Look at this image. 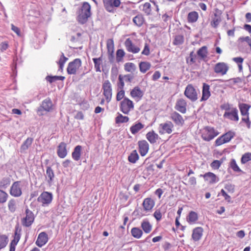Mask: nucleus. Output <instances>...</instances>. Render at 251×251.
Segmentation results:
<instances>
[{
  "label": "nucleus",
  "mask_w": 251,
  "mask_h": 251,
  "mask_svg": "<svg viewBox=\"0 0 251 251\" xmlns=\"http://www.w3.org/2000/svg\"><path fill=\"white\" fill-rule=\"evenodd\" d=\"M53 104L50 98H48L44 100L38 107L37 112L39 116L44 115L43 111L50 112L52 110Z\"/></svg>",
  "instance_id": "nucleus-9"
},
{
  "label": "nucleus",
  "mask_w": 251,
  "mask_h": 251,
  "mask_svg": "<svg viewBox=\"0 0 251 251\" xmlns=\"http://www.w3.org/2000/svg\"><path fill=\"white\" fill-rule=\"evenodd\" d=\"M200 177H202L204 181L209 184H215L219 181V177L215 174L210 172L201 175Z\"/></svg>",
  "instance_id": "nucleus-16"
},
{
  "label": "nucleus",
  "mask_w": 251,
  "mask_h": 251,
  "mask_svg": "<svg viewBox=\"0 0 251 251\" xmlns=\"http://www.w3.org/2000/svg\"><path fill=\"white\" fill-rule=\"evenodd\" d=\"M156 8L157 9V6L155 5V3H153V6H152L151 4L149 2H146L143 5V11L147 15H151L152 14V10Z\"/></svg>",
  "instance_id": "nucleus-32"
},
{
  "label": "nucleus",
  "mask_w": 251,
  "mask_h": 251,
  "mask_svg": "<svg viewBox=\"0 0 251 251\" xmlns=\"http://www.w3.org/2000/svg\"><path fill=\"white\" fill-rule=\"evenodd\" d=\"M221 108L225 110L223 115L224 118L234 122L239 121L238 110L236 107H232L227 103L221 105Z\"/></svg>",
  "instance_id": "nucleus-1"
},
{
  "label": "nucleus",
  "mask_w": 251,
  "mask_h": 251,
  "mask_svg": "<svg viewBox=\"0 0 251 251\" xmlns=\"http://www.w3.org/2000/svg\"><path fill=\"white\" fill-rule=\"evenodd\" d=\"M144 127V125L141 123L139 122L130 127V131L132 134H135L141 129Z\"/></svg>",
  "instance_id": "nucleus-38"
},
{
  "label": "nucleus",
  "mask_w": 251,
  "mask_h": 251,
  "mask_svg": "<svg viewBox=\"0 0 251 251\" xmlns=\"http://www.w3.org/2000/svg\"><path fill=\"white\" fill-rule=\"evenodd\" d=\"M230 167L234 172H241V170L240 169L239 166L236 163V162L234 159H232L230 162Z\"/></svg>",
  "instance_id": "nucleus-54"
},
{
  "label": "nucleus",
  "mask_w": 251,
  "mask_h": 251,
  "mask_svg": "<svg viewBox=\"0 0 251 251\" xmlns=\"http://www.w3.org/2000/svg\"><path fill=\"white\" fill-rule=\"evenodd\" d=\"M35 216L32 211L26 208L25 211V216L21 219V223L24 226L29 227L33 223Z\"/></svg>",
  "instance_id": "nucleus-10"
},
{
  "label": "nucleus",
  "mask_w": 251,
  "mask_h": 251,
  "mask_svg": "<svg viewBox=\"0 0 251 251\" xmlns=\"http://www.w3.org/2000/svg\"><path fill=\"white\" fill-rule=\"evenodd\" d=\"M219 134L218 131L214 127L206 126L204 127L201 131V137L203 140L209 142Z\"/></svg>",
  "instance_id": "nucleus-3"
},
{
  "label": "nucleus",
  "mask_w": 251,
  "mask_h": 251,
  "mask_svg": "<svg viewBox=\"0 0 251 251\" xmlns=\"http://www.w3.org/2000/svg\"><path fill=\"white\" fill-rule=\"evenodd\" d=\"M141 226L146 233H149L152 229V226L147 220H144L141 223Z\"/></svg>",
  "instance_id": "nucleus-36"
},
{
  "label": "nucleus",
  "mask_w": 251,
  "mask_h": 251,
  "mask_svg": "<svg viewBox=\"0 0 251 251\" xmlns=\"http://www.w3.org/2000/svg\"><path fill=\"white\" fill-rule=\"evenodd\" d=\"M125 52L123 49H118L116 53V61L118 63L122 62L123 58L125 56Z\"/></svg>",
  "instance_id": "nucleus-50"
},
{
  "label": "nucleus",
  "mask_w": 251,
  "mask_h": 251,
  "mask_svg": "<svg viewBox=\"0 0 251 251\" xmlns=\"http://www.w3.org/2000/svg\"><path fill=\"white\" fill-rule=\"evenodd\" d=\"M53 196L51 193L44 191L37 198V201L40 203L42 206H47L52 202Z\"/></svg>",
  "instance_id": "nucleus-8"
},
{
  "label": "nucleus",
  "mask_w": 251,
  "mask_h": 251,
  "mask_svg": "<svg viewBox=\"0 0 251 251\" xmlns=\"http://www.w3.org/2000/svg\"><path fill=\"white\" fill-rule=\"evenodd\" d=\"M210 86L207 83H203L202 85V97L201 101L206 100L210 97Z\"/></svg>",
  "instance_id": "nucleus-30"
},
{
  "label": "nucleus",
  "mask_w": 251,
  "mask_h": 251,
  "mask_svg": "<svg viewBox=\"0 0 251 251\" xmlns=\"http://www.w3.org/2000/svg\"><path fill=\"white\" fill-rule=\"evenodd\" d=\"M196 55L195 54L194 52L191 51L189 54V57L186 58V62L187 64L192 65L196 62L195 59Z\"/></svg>",
  "instance_id": "nucleus-57"
},
{
  "label": "nucleus",
  "mask_w": 251,
  "mask_h": 251,
  "mask_svg": "<svg viewBox=\"0 0 251 251\" xmlns=\"http://www.w3.org/2000/svg\"><path fill=\"white\" fill-rule=\"evenodd\" d=\"M235 136V133L232 131H228L219 137L215 141V146H220L223 144L229 142Z\"/></svg>",
  "instance_id": "nucleus-5"
},
{
  "label": "nucleus",
  "mask_w": 251,
  "mask_h": 251,
  "mask_svg": "<svg viewBox=\"0 0 251 251\" xmlns=\"http://www.w3.org/2000/svg\"><path fill=\"white\" fill-rule=\"evenodd\" d=\"M68 58L65 56L63 53L62 54L58 62V64L59 66V69L62 71L63 70L64 66L66 61L68 60Z\"/></svg>",
  "instance_id": "nucleus-53"
},
{
  "label": "nucleus",
  "mask_w": 251,
  "mask_h": 251,
  "mask_svg": "<svg viewBox=\"0 0 251 251\" xmlns=\"http://www.w3.org/2000/svg\"><path fill=\"white\" fill-rule=\"evenodd\" d=\"M130 96L136 101H140L144 96V92L139 86H135L131 90Z\"/></svg>",
  "instance_id": "nucleus-17"
},
{
  "label": "nucleus",
  "mask_w": 251,
  "mask_h": 251,
  "mask_svg": "<svg viewBox=\"0 0 251 251\" xmlns=\"http://www.w3.org/2000/svg\"><path fill=\"white\" fill-rule=\"evenodd\" d=\"M106 48L108 53L112 55L114 51V43L113 39H109L107 40Z\"/></svg>",
  "instance_id": "nucleus-40"
},
{
  "label": "nucleus",
  "mask_w": 251,
  "mask_h": 251,
  "mask_svg": "<svg viewBox=\"0 0 251 251\" xmlns=\"http://www.w3.org/2000/svg\"><path fill=\"white\" fill-rule=\"evenodd\" d=\"M221 15L222 12L218 9H216L214 14V17L211 22V25L212 27L216 28L218 26L222 21Z\"/></svg>",
  "instance_id": "nucleus-25"
},
{
  "label": "nucleus",
  "mask_w": 251,
  "mask_h": 251,
  "mask_svg": "<svg viewBox=\"0 0 251 251\" xmlns=\"http://www.w3.org/2000/svg\"><path fill=\"white\" fill-rule=\"evenodd\" d=\"M8 242V236L5 234H0V250L4 248Z\"/></svg>",
  "instance_id": "nucleus-48"
},
{
  "label": "nucleus",
  "mask_w": 251,
  "mask_h": 251,
  "mask_svg": "<svg viewBox=\"0 0 251 251\" xmlns=\"http://www.w3.org/2000/svg\"><path fill=\"white\" fill-rule=\"evenodd\" d=\"M102 94L107 103L109 102L112 97V87L109 80H105L102 84Z\"/></svg>",
  "instance_id": "nucleus-6"
},
{
  "label": "nucleus",
  "mask_w": 251,
  "mask_h": 251,
  "mask_svg": "<svg viewBox=\"0 0 251 251\" xmlns=\"http://www.w3.org/2000/svg\"><path fill=\"white\" fill-rule=\"evenodd\" d=\"M203 229L201 227L195 228L192 232V238L194 241H199L203 234Z\"/></svg>",
  "instance_id": "nucleus-28"
},
{
  "label": "nucleus",
  "mask_w": 251,
  "mask_h": 251,
  "mask_svg": "<svg viewBox=\"0 0 251 251\" xmlns=\"http://www.w3.org/2000/svg\"><path fill=\"white\" fill-rule=\"evenodd\" d=\"M134 108V104L129 98H125L120 103V110L124 114L128 115Z\"/></svg>",
  "instance_id": "nucleus-4"
},
{
  "label": "nucleus",
  "mask_w": 251,
  "mask_h": 251,
  "mask_svg": "<svg viewBox=\"0 0 251 251\" xmlns=\"http://www.w3.org/2000/svg\"><path fill=\"white\" fill-rule=\"evenodd\" d=\"M184 94L192 101H195L198 99L197 92L192 84H188L186 86Z\"/></svg>",
  "instance_id": "nucleus-14"
},
{
  "label": "nucleus",
  "mask_w": 251,
  "mask_h": 251,
  "mask_svg": "<svg viewBox=\"0 0 251 251\" xmlns=\"http://www.w3.org/2000/svg\"><path fill=\"white\" fill-rule=\"evenodd\" d=\"M8 197V194L0 189V203H5L7 201Z\"/></svg>",
  "instance_id": "nucleus-59"
},
{
  "label": "nucleus",
  "mask_w": 251,
  "mask_h": 251,
  "mask_svg": "<svg viewBox=\"0 0 251 251\" xmlns=\"http://www.w3.org/2000/svg\"><path fill=\"white\" fill-rule=\"evenodd\" d=\"M186 182H183L185 185L195 186L197 184V179L194 176H191L189 178L185 176L183 177Z\"/></svg>",
  "instance_id": "nucleus-46"
},
{
  "label": "nucleus",
  "mask_w": 251,
  "mask_h": 251,
  "mask_svg": "<svg viewBox=\"0 0 251 251\" xmlns=\"http://www.w3.org/2000/svg\"><path fill=\"white\" fill-rule=\"evenodd\" d=\"M251 160V152H246L244 153L241 159V162L244 164L249 161Z\"/></svg>",
  "instance_id": "nucleus-55"
},
{
  "label": "nucleus",
  "mask_w": 251,
  "mask_h": 251,
  "mask_svg": "<svg viewBox=\"0 0 251 251\" xmlns=\"http://www.w3.org/2000/svg\"><path fill=\"white\" fill-rule=\"evenodd\" d=\"M229 66L225 62H218L216 63L213 67L214 72L221 75H224L226 74L229 70Z\"/></svg>",
  "instance_id": "nucleus-13"
},
{
  "label": "nucleus",
  "mask_w": 251,
  "mask_h": 251,
  "mask_svg": "<svg viewBox=\"0 0 251 251\" xmlns=\"http://www.w3.org/2000/svg\"><path fill=\"white\" fill-rule=\"evenodd\" d=\"M21 238V229L16 227L15 230L13 239L12 240L10 244L9 251H15L16 246L19 242Z\"/></svg>",
  "instance_id": "nucleus-19"
},
{
  "label": "nucleus",
  "mask_w": 251,
  "mask_h": 251,
  "mask_svg": "<svg viewBox=\"0 0 251 251\" xmlns=\"http://www.w3.org/2000/svg\"><path fill=\"white\" fill-rule=\"evenodd\" d=\"M125 82L124 80V77L121 75H119L118 82H117V89H124Z\"/></svg>",
  "instance_id": "nucleus-61"
},
{
  "label": "nucleus",
  "mask_w": 251,
  "mask_h": 251,
  "mask_svg": "<svg viewBox=\"0 0 251 251\" xmlns=\"http://www.w3.org/2000/svg\"><path fill=\"white\" fill-rule=\"evenodd\" d=\"M238 107L241 115H247V114H250L249 110L251 107V105L245 103H240L238 104Z\"/></svg>",
  "instance_id": "nucleus-34"
},
{
  "label": "nucleus",
  "mask_w": 251,
  "mask_h": 251,
  "mask_svg": "<svg viewBox=\"0 0 251 251\" xmlns=\"http://www.w3.org/2000/svg\"><path fill=\"white\" fill-rule=\"evenodd\" d=\"M93 61L94 63V67L96 71L97 72H101L100 65L102 61V57L101 56L99 58H93Z\"/></svg>",
  "instance_id": "nucleus-43"
},
{
  "label": "nucleus",
  "mask_w": 251,
  "mask_h": 251,
  "mask_svg": "<svg viewBox=\"0 0 251 251\" xmlns=\"http://www.w3.org/2000/svg\"><path fill=\"white\" fill-rule=\"evenodd\" d=\"M82 147L80 145L76 146L72 153L73 159L75 161L80 160L81 155Z\"/></svg>",
  "instance_id": "nucleus-31"
},
{
  "label": "nucleus",
  "mask_w": 251,
  "mask_h": 251,
  "mask_svg": "<svg viewBox=\"0 0 251 251\" xmlns=\"http://www.w3.org/2000/svg\"><path fill=\"white\" fill-rule=\"evenodd\" d=\"M49 238L45 232H42L38 236L35 244L39 247H42L48 241Z\"/></svg>",
  "instance_id": "nucleus-23"
},
{
  "label": "nucleus",
  "mask_w": 251,
  "mask_h": 251,
  "mask_svg": "<svg viewBox=\"0 0 251 251\" xmlns=\"http://www.w3.org/2000/svg\"><path fill=\"white\" fill-rule=\"evenodd\" d=\"M117 92L116 94V100L117 101H120L123 100L125 97V91L124 89H118L117 90Z\"/></svg>",
  "instance_id": "nucleus-58"
},
{
  "label": "nucleus",
  "mask_w": 251,
  "mask_h": 251,
  "mask_svg": "<svg viewBox=\"0 0 251 251\" xmlns=\"http://www.w3.org/2000/svg\"><path fill=\"white\" fill-rule=\"evenodd\" d=\"M133 22L136 25L138 26H142L144 22V19L142 15L138 14V15L136 16L133 19Z\"/></svg>",
  "instance_id": "nucleus-45"
},
{
  "label": "nucleus",
  "mask_w": 251,
  "mask_h": 251,
  "mask_svg": "<svg viewBox=\"0 0 251 251\" xmlns=\"http://www.w3.org/2000/svg\"><path fill=\"white\" fill-rule=\"evenodd\" d=\"M33 139L32 138H27L21 145V151H24L27 150L28 148L31 145Z\"/></svg>",
  "instance_id": "nucleus-44"
},
{
  "label": "nucleus",
  "mask_w": 251,
  "mask_h": 251,
  "mask_svg": "<svg viewBox=\"0 0 251 251\" xmlns=\"http://www.w3.org/2000/svg\"><path fill=\"white\" fill-rule=\"evenodd\" d=\"M174 127V124L171 121H167L159 125L158 132L160 135L172 133Z\"/></svg>",
  "instance_id": "nucleus-12"
},
{
  "label": "nucleus",
  "mask_w": 251,
  "mask_h": 251,
  "mask_svg": "<svg viewBox=\"0 0 251 251\" xmlns=\"http://www.w3.org/2000/svg\"><path fill=\"white\" fill-rule=\"evenodd\" d=\"M186 219L189 224H194L198 220V214L194 211H191L189 212Z\"/></svg>",
  "instance_id": "nucleus-35"
},
{
  "label": "nucleus",
  "mask_w": 251,
  "mask_h": 251,
  "mask_svg": "<svg viewBox=\"0 0 251 251\" xmlns=\"http://www.w3.org/2000/svg\"><path fill=\"white\" fill-rule=\"evenodd\" d=\"M151 63L148 61H141L139 64L140 71L143 74L146 73L151 68Z\"/></svg>",
  "instance_id": "nucleus-33"
},
{
  "label": "nucleus",
  "mask_w": 251,
  "mask_h": 251,
  "mask_svg": "<svg viewBox=\"0 0 251 251\" xmlns=\"http://www.w3.org/2000/svg\"><path fill=\"white\" fill-rule=\"evenodd\" d=\"M129 119L127 116H123L121 114H119L115 118V123L117 124L127 123L129 121Z\"/></svg>",
  "instance_id": "nucleus-47"
},
{
  "label": "nucleus",
  "mask_w": 251,
  "mask_h": 251,
  "mask_svg": "<svg viewBox=\"0 0 251 251\" xmlns=\"http://www.w3.org/2000/svg\"><path fill=\"white\" fill-rule=\"evenodd\" d=\"M233 60L237 64L239 70H242L243 68L242 63L243 62L244 59L241 57H238L233 58Z\"/></svg>",
  "instance_id": "nucleus-62"
},
{
  "label": "nucleus",
  "mask_w": 251,
  "mask_h": 251,
  "mask_svg": "<svg viewBox=\"0 0 251 251\" xmlns=\"http://www.w3.org/2000/svg\"><path fill=\"white\" fill-rule=\"evenodd\" d=\"M102 1L106 10L111 13H114L115 8L119 7L121 4L120 0H102Z\"/></svg>",
  "instance_id": "nucleus-11"
},
{
  "label": "nucleus",
  "mask_w": 251,
  "mask_h": 251,
  "mask_svg": "<svg viewBox=\"0 0 251 251\" xmlns=\"http://www.w3.org/2000/svg\"><path fill=\"white\" fill-rule=\"evenodd\" d=\"M199 18L198 13L196 11H192L188 13L187 21L188 23H194L198 21Z\"/></svg>",
  "instance_id": "nucleus-37"
},
{
  "label": "nucleus",
  "mask_w": 251,
  "mask_h": 251,
  "mask_svg": "<svg viewBox=\"0 0 251 251\" xmlns=\"http://www.w3.org/2000/svg\"><path fill=\"white\" fill-rule=\"evenodd\" d=\"M139 156L136 150H133L128 157V160L132 163H135L139 159Z\"/></svg>",
  "instance_id": "nucleus-41"
},
{
  "label": "nucleus",
  "mask_w": 251,
  "mask_h": 251,
  "mask_svg": "<svg viewBox=\"0 0 251 251\" xmlns=\"http://www.w3.org/2000/svg\"><path fill=\"white\" fill-rule=\"evenodd\" d=\"M131 234L133 237L140 239L142 236L143 232L139 227H134L131 228Z\"/></svg>",
  "instance_id": "nucleus-39"
},
{
  "label": "nucleus",
  "mask_w": 251,
  "mask_h": 251,
  "mask_svg": "<svg viewBox=\"0 0 251 251\" xmlns=\"http://www.w3.org/2000/svg\"><path fill=\"white\" fill-rule=\"evenodd\" d=\"M65 77L63 76H50L48 75L46 77V80L51 83L53 82L56 81L58 80H64L65 79Z\"/></svg>",
  "instance_id": "nucleus-52"
},
{
  "label": "nucleus",
  "mask_w": 251,
  "mask_h": 251,
  "mask_svg": "<svg viewBox=\"0 0 251 251\" xmlns=\"http://www.w3.org/2000/svg\"><path fill=\"white\" fill-rule=\"evenodd\" d=\"M222 163L223 161H222L218 160H214L210 164V167L212 168L213 170H218L221 166Z\"/></svg>",
  "instance_id": "nucleus-60"
},
{
  "label": "nucleus",
  "mask_w": 251,
  "mask_h": 251,
  "mask_svg": "<svg viewBox=\"0 0 251 251\" xmlns=\"http://www.w3.org/2000/svg\"><path fill=\"white\" fill-rule=\"evenodd\" d=\"M147 139L151 144H155L160 139L159 135L154 130L148 132L146 135Z\"/></svg>",
  "instance_id": "nucleus-29"
},
{
  "label": "nucleus",
  "mask_w": 251,
  "mask_h": 251,
  "mask_svg": "<svg viewBox=\"0 0 251 251\" xmlns=\"http://www.w3.org/2000/svg\"><path fill=\"white\" fill-rule=\"evenodd\" d=\"M138 150L142 156H145L149 150V144L145 140L139 141L138 142Z\"/></svg>",
  "instance_id": "nucleus-21"
},
{
  "label": "nucleus",
  "mask_w": 251,
  "mask_h": 251,
  "mask_svg": "<svg viewBox=\"0 0 251 251\" xmlns=\"http://www.w3.org/2000/svg\"><path fill=\"white\" fill-rule=\"evenodd\" d=\"M57 153L61 158H65L68 153L67 150V144L64 142H61L57 148Z\"/></svg>",
  "instance_id": "nucleus-26"
},
{
  "label": "nucleus",
  "mask_w": 251,
  "mask_h": 251,
  "mask_svg": "<svg viewBox=\"0 0 251 251\" xmlns=\"http://www.w3.org/2000/svg\"><path fill=\"white\" fill-rule=\"evenodd\" d=\"M124 69L127 72H133L136 69V65L132 62H127L124 65Z\"/></svg>",
  "instance_id": "nucleus-49"
},
{
  "label": "nucleus",
  "mask_w": 251,
  "mask_h": 251,
  "mask_svg": "<svg viewBox=\"0 0 251 251\" xmlns=\"http://www.w3.org/2000/svg\"><path fill=\"white\" fill-rule=\"evenodd\" d=\"M91 6L87 2H84L79 12L77 20L81 24L86 23L88 19L91 16Z\"/></svg>",
  "instance_id": "nucleus-2"
},
{
  "label": "nucleus",
  "mask_w": 251,
  "mask_h": 251,
  "mask_svg": "<svg viewBox=\"0 0 251 251\" xmlns=\"http://www.w3.org/2000/svg\"><path fill=\"white\" fill-rule=\"evenodd\" d=\"M187 104L186 101L183 99H178L176 103L175 108L182 114H184L187 111Z\"/></svg>",
  "instance_id": "nucleus-20"
},
{
  "label": "nucleus",
  "mask_w": 251,
  "mask_h": 251,
  "mask_svg": "<svg viewBox=\"0 0 251 251\" xmlns=\"http://www.w3.org/2000/svg\"><path fill=\"white\" fill-rule=\"evenodd\" d=\"M171 119L176 125L182 126L184 123L182 116L176 112H174L171 114Z\"/></svg>",
  "instance_id": "nucleus-27"
},
{
  "label": "nucleus",
  "mask_w": 251,
  "mask_h": 251,
  "mask_svg": "<svg viewBox=\"0 0 251 251\" xmlns=\"http://www.w3.org/2000/svg\"><path fill=\"white\" fill-rule=\"evenodd\" d=\"M55 178V174L52 169L48 166L47 167L45 178L48 184L50 186L52 184Z\"/></svg>",
  "instance_id": "nucleus-24"
},
{
  "label": "nucleus",
  "mask_w": 251,
  "mask_h": 251,
  "mask_svg": "<svg viewBox=\"0 0 251 251\" xmlns=\"http://www.w3.org/2000/svg\"><path fill=\"white\" fill-rule=\"evenodd\" d=\"M184 42V37L181 35H178L175 36L173 41V44L175 45H179Z\"/></svg>",
  "instance_id": "nucleus-56"
},
{
  "label": "nucleus",
  "mask_w": 251,
  "mask_h": 251,
  "mask_svg": "<svg viewBox=\"0 0 251 251\" xmlns=\"http://www.w3.org/2000/svg\"><path fill=\"white\" fill-rule=\"evenodd\" d=\"M154 205L155 201L151 198L145 199L142 203L144 211L146 213L151 212Z\"/></svg>",
  "instance_id": "nucleus-22"
},
{
  "label": "nucleus",
  "mask_w": 251,
  "mask_h": 251,
  "mask_svg": "<svg viewBox=\"0 0 251 251\" xmlns=\"http://www.w3.org/2000/svg\"><path fill=\"white\" fill-rule=\"evenodd\" d=\"M124 45L126 50L129 52L136 54L140 51V47L134 44L129 38L126 40Z\"/></svg>",
  "instance_id": "nucleus-15"
},
{
  "label": "nucleus",
  "mask_w": 251,
  "mask_h": 251,
  "mask_svg": "<svg viewBox=\"0 0 251 251\" xmlns=\"http://www.w3.org/2000/svg\"><path fill=\"white\" fill-rule=\"evenodd\" d=\"M22 189L21 187V181H17L14 182L10 190V194L14 197H19L22 195Z\"/></svg>",
  "instance_id": "nucleus-18"
},
{
  "label": "nucleus",
  "mask_w": 251,
  "mask_h": 251,
  "mask_svg": "<svg viewBox=\"0 0 251 251\" xmlns=\"http://www.w3.org/2000/svg\"><path fill=\"white\" fill-rule=\"evenodd\" d=\"M82 61L79 58L75 59L73 61L69 63L67 72L69 75H75L77 71L81 67Z\"/></svg>",
  "instance_id": "nucleus-7"
},
{
  "label": "nucleus",
  "mask_w": 251,
  "mask_h": 251,
  "mask_svg": "<svg viewBox=\"0 0 251 251\" xmlns=\"http://www.w3.org/2000/svg\"><path fill=\"white\" fill-rule=\"evenodd\" d=\"M141 54L146 56H148L150 54V48L149 44L147 43L145 44L144 48Z\"/></svg>",
  "instance_id": "nucleus-63"
},
{
  "label": "nucleus",
  "mask_w": 251,
  "mask_h": 251,
  "mask_svg": "<svg viewBox=\"0 0 251 251\" xmlns=\"http://www.w3.org/2000/svg\"><path fill=\"white\" fill-rule=\"evenodd\" d=\"M8 207L9 210L12 213H14L16 210L17 202L16 200L11 199L8 201Z\"/></svg>",
  "instance_id": "nucleus-51"
},
{
  "label": "nucleus",
  "mask_w": 251,
  "mask_h": 251,
  "mask_svg": "<svg viewBox=\"0 0 251 251\" xmlns=\"http://www.w3.org/2000/svg\"><path fill=\"white\" fill-rule=\"evenodd\" d=\"M208 51L207 48L206 46H203L200 48L198 51V55L201 59H204L207 56Z\"/></svg>",
  "instance_id": "nucleus-42"
},
{
  "label": "nucleus",
  "mask_w": 251,
  "mask_h": 251,
  "mask_svg": "<svg viewBox=\"0 0 251 251\" xmlns=\"http://www.w3.org/2000/svg\"><path fill=\"white\" fill-rule=\"evenodd\" d=\"M238 40L240 42H246L251 49V38L250 37H240Z\"/></svg>",
  "instance_id": "nucleus-64"
}]
</instances>
